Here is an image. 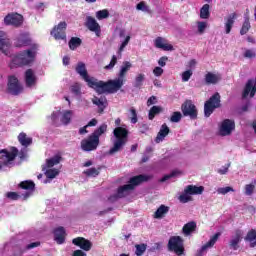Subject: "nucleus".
Segmentation results:
<instances>
[{
  "label": "nucleus",
  "instance_id": "nucleus-1",
  "mask_svg": "<svg viewBox=\"0 0 256 256\" xmlns=\"http://www.w3.org/2000/svg\"><path fill=\"white\" fill-rule=\"evenodd\" d=\"M131 67H133L131 62L124 61L118 73V78L108 80L107 82L102 81V94L108 93V95H113L117 93L125 85V77H127Z\"/></svg>",
  "mask_w": 256,
  "mask_h": 256
},
{
  "label": "nucleus",
  "instance_id": "nucleus-2",
  "mask_svg": "<svg viewBox=\"0 0 256 256\" xmlns=\"http://www.w3.org/2000/svg\"><path fill=\"white\" fill-rule=\"evenodd\" d=\"M37 49H39V45L33 44L31 49L24 50L13 56L9 64L10 69H17V67L31 65V63L35 61V57H37Z\"/></svg>",
  "mask_w": 256,
  "mask_h": 256
},
{
  "label": "nucleus",
  "instance_id": "nucleus-3",
  "mask_svg": "<svg viewBox=\"0 0 256 256\" xmlns=\"http://www.w3.org/2000/svg\"><path fill=\"white\" fill-rule=\"evenodd\" d=\"M75 71L87 83L88 87L94 89L98 95H103V80L97 81V79L90 77L84 62H78Z\"/></svg>",
  "mask_w": 256,
  "mask_h": 256
},
{
  "label": "nucleus",
  "instance_id": "nucleus-4",
  "mask_svg": "<svg viewBox=\"0 0 256 256\" xmlns=\"http://www.w3.org/2000/svg\"><path fill=\"white\" fill-rule=\"evenodd\" d=\"M113 135L116 140L113 143V147L108 151V155H115V153H118V151H121L127 145L129 130L125 127L118 126L113 130Z\"/></svg>",
  "mask_w": 256,
  "mask_h": 256
},
{
  "label": "nucleus",
  "instance_id": "nucleus-5",
  "mask_svg": "<svg viewBox=\"0 0 256 256\" xmlns=\"http://www.w3.org/2000/svg\"><path fill=\"white\" fill-rule=\"evenodd\" d=\"M149 181V176L145 174H140L137 176H133L128 181V184L118 187L116 194H118V197L120 199H123L124 197H127L129 195V191H133L137 185H141V183H145Z\"/></svg>",
  "mask_w": 256,
  "mask_h": 256
},
{
  "label": "nucleus",
  "instance_id": "nucleus-6",
  "mask_svg": "<svg viewBox=\"0 0 256 256\" xmlns=\"http://www.w3.org/2000/svg\"><path fill=\"white\" fill-rule=\"evenodd\" d=\"M19 155V149L12 147L11 151L7 149L0 150V167H15V159Z\"/></svg>",
  "mask_w": 256,
  "mask_h": 256
},
{
  "label": "nucleus",
  "instance_id": "nucleus-7",
  "mask_svg": "<svg viewBox=\"0 0 256 256\" xmlns=\"http://www.w3.org/2000/svg\"><path fill=\"white\" fill-rule=\"evenodd\" d=\"M168 251L181 256L185 254V240L181 236H171L167 244Z\"/></svg>",
  "mask_w": 256,
  "mask_h": 256
},
{
  "label": "nucleus",
  "instance_id": "nucleus-8",
  "mask_svg": "<svg viewBox=\"0 0 256 256\" xmlns=\"http://www.w3.org/2000/svg\"><path fill=\"white\" fill-rule=\"evenodd\" d=\"M221 108V94L215 92L205 103H204V115L205 117H211L215 109Z\"/></svg>",
  "mask_w": 256,
  "mask_h": 256
},
{
  "label": "nucleus",
  "instance_id": "nucleus-9",
  "mask_svg": "<svg viewBox=\"0 0 256 256\" xmlns=\"http://www.w3.org/2000/svg\"><path fill=\"white\" fill-rule=\"evenodd\" d=\"M7 92L10 95H21L23 93V86L19 83V79L16 76H9L7 83Z\"/></svg>",
  "mask_w": 256,
  "mask_h": 256
},
{
  "label": "nucleus",
  "instance_id": "nucleus-10",
  "mask_svg": "<svg viewBox=\"0 0 256 256\" xmlns=\"http://www.w3.org/2000/svg\"><path fill=\"white\" fill-rule=\"evenodd\" d=\"M67 22L62 21L59 22L58 25L54 26L51 30L50 34L56 41H65L67 39Z\"/></svg>",
  "mask_w": 256,
  "mask_h": 256
},
{
  "label": "nucleus",
  "instance_id": "nucleus-11",
  "mask_svg": "<svg viewBox=\"0 0 256 256\" xmlns=\"http://www.w3.org/2000/svg\"><path fill=\"white\" fill-rule=\"evenodd\" d=\"M181 111L184 117H190V119H193V120L197 119V115H198L197 106L193 104V101L186 100L181 106Z\"/></svg>",
  "mask_w": 256,
  "mask_h": 256
},
{
  "label": "nucleus",
  "instance_id": "nucleus-12",
  "mask_svg": "<svg viewBox=\"0 0 256 256\" xmlns=\"http://www.w3.org/2000/svg\"><path fill=\"white\" fill-rule=\"evenodd\" d=\"M100 140L94 138L91 134L83 139L80 143L82 151L91 152L97 151V147H99Z\"/></svg>",
  "mask_w": 256,
  "mask_h": 256
},
{
  "label": "nucleus",
  "instance_id": "nucleus-13",
  "mask_svg": "<svg viewBox=\"0 0 256 256\" xmlns=\"http://www.w3.org/2000/svg\"><path fill=\"white\" fill-rule=\"evenodd\" d=\"M233 131H235V120H223L220 126V135L222 137H227V135H230Z\"/></svg>",
  "mask_w": 256,
  "mask_h": 256
},
{
  "label": "nucleus",
  "instance_id": "nucleus-14",
  "mask_svg": "<svg viewBox=\"0 0 256 256\" xmlns=\"http://www.w3.org/2000/svg\"><path fill=\"white\" fill-rule=\"evenodd\" d=\"M5 25H12L13 27H21L23 25V15L21 14H8L4 18Z\"/></svg>",
  "mask_w": 256,
  "mask_h": 256
},
{
  "label": "nucleus",
  "instance_id": "nucleus-15",
  "mask_svg": "<svg viewBox=\"0 0 256 256\" xmlns=\"http://www.w3.org/2000/svg\"><path fill=\"white\" fill-rule=\"evenodd\" d=\"M255 97L256 93V80L249 79L244 87V90L242 92V99H247V97Z\"/></svg>",
  "mask_w": 256,
  "mask_h": 256
},
{
  "label": "nucleus",
  "instance_id": "nucleus-16",
  "mask_svg": "<svg viewBox=\"0 0 256 256\" xmlns=\"http://www.w3.org/2000/svg\"><path fill=\"white\" fill-rule=\"evenodd\" d=\"M85 26L87 27V29H89V31H92V33H95L97 37L101 35V26L99 25L97 20L93 18V16H88L86 18Z\"/></svg>",
  "mask_w": 256,
  "mask_h": 256
},
{
  "label": "nucleus",
  "instance_id": "nucleus-17",
  "mask_svg": "<svg viewBox=\"0 0 256 256\" xmlns=\"http://www.w3.org/2000/svg\"><path fill=\"white\" fill-rule=\"evenodd\" d=\"M24 81L25 85L28 88L35 87L37 85V76L35 75V71L29 68L24 73Z\"/></svg>",
  "mask_w": 256,
  "mask_h": 256
},
{
  "label": "nucleus",
  "instance_id": "nucleus-18",
  "mask_svg": "<svg viewBox=\"0 0 256 256\" xmlns=\"http://www.w3.org/2000/svg\"><path fill=\"white\" fill-rule=\"evenodd\" d=\"M72 243L73 245H76V247H80L83 251H91V248L93 247V243L83 237L74 238Z\"/></svg>",
  "mask_w": 256,
  "mask_h": 256
},
{
  "label": "nucleus",
  "instance_id": "nucleus-19",
  "mask_svg": "<svg viewBox=\"0 0 256 256\" xmlns=\"http://www.w3.org/2000/svg\"><path fill=\"white\" fill-rule=\"evenodd\" d=\"M18 187L20 189H24V191H28L24 194V199H29L31 197V193L35 191V182L32 180H26L19 183Z\"/></svg>",
  "mask_w": 256,
  "mask_h": 256
},
{
  "label": "nucleus",
  "instance_id": "nucleus-20",
  "mask_svg": "<svg viewBox=\"0 0 256 256\" xmlns=\"http://www.w3.org/2000/svg\"><path fill=\"white\" fill-rule=\"evenodd\" d=\"M11 47V40L7 38V34L3 31H0V51L4 55H9V48Z\"/></svg>",
  "mask_w": 256,
  "mask_h": 256
},
{
  "label": "nucleus",
  "instance_id": "nucleus-21",
  "mask_svg": "<svg viewBox=\"0 0 256 256\" xmlns=\"http://www.w3.org/2000/svg\"><path fill=\"white\" fill-rule=\"evenodd\" d=\"M54 234V241L58 245H63L65 243V237H67V232L65 231V228L63 226H59L53 230Z\"/></svg>",
  "mask_w": 256,
  "mask_h": 256
},
{
  "label": "nucleus",
  "instance_id": "nucleus-22",
  "mask_svg": "<svg viewBox=\"0 0 256 256\" xmlns=\"http://www.w3.org/2000/svg\"><path fill=\"white\" fill-rule=\"evenodd\" d=\"M242 237L243 231L241 229H236L235 235L232 236L231 240L229 241L230 249H233V251H237V249H239V243H241Z\"/></svg>",
  "mask_w": 256,
  "mask_h": 256
},
{
  "label": "nucleus",
  "instance_id": "nucleus-23",
  "mask_svg": "<svg viewBox=\"0 0 256 256\" xmlns=\"http://www.w3.org/2000/svg\"><path fill=\"white\" fill-rule=\"evenodd\" d=\"M15 47H29L31 45V38L29 37V34L22 33L20 34L14 43Z\"/></svg>",
  "mask_w": 256,
  "mask_h": 256
},
{
  "label": "nucleus",
  "instance_id": "nucleus-24",
  "mask_svg": "<svg viewBox=\"0 0 256 256\" xmlns=\"http://www.w3.org/2000/svg\"><path fill=\"white\" fill-rule=\"evenodd\" d=\"M235 19H237V13L235 12L231 13L230 15L224 18V27L226 35H229V33H231L233 25H235Z\"/></svg>",
  "mask_w": 256,
  "mask_h": 256
},
{
  "label": "nucleus",
  "instance_id": "nucleus-25",
  "mask_svg": "<svg viewBox=\"0 0 256 256\" xmlns=\"http://www.w3.org/2000/svg\"><path fill=\"white\" fill-rule=\"evenodd\" d=\"M171 133V129L167 126V123L161 125L160 130L155 138V143H161L165 141V137Z\"/></svg>",
  "mask_w": 256,
  "mask_h": 256
},
{
  "label": "nucleus",
  "instance_id": "nucleus-26",
  "mask_svg": "<svg viewBox=\"0 0 256 256\" xmlns=\"http://www.w3.org/2000/svg\"><path fill=\"white\" fill-rule=\"evenodd\" d=\"M154 45L157 49H162L163 51H173V45L167 44L163 37H157L154 41Z\"/></svg>",
  "mask_w": 256,
  "mask_h": 256
},
{
  "label": "nucleus",
  "instance_id": "nucleus-27",
  "mask_svg": "<svg viewBox=\"0 0 256 256\" xmlns=\"http://www.w3.org/2000/svg\"><path fill=\"white\" fill-rule=\"evenodd\" d=\"M204 81L206 85H217L221 81V74H214L213 72H208L204 76Z\"/></svg>",
  "mask_w": 256,
  "mask_h": 256
},
{
  "label": "nucleus",
  "instance_id": "nucleus-28",
  "mask_svg": "<svg viewBox=\"0 0 256 256\" xmlns=\"http://www.w3.org/2000/svg\"><path fill=\"white\" fill-rule=\"evenodd\" d=\"M204 191L205 187L203 186L188 185L184 193H186V195H202Z\"/></svg>",
  "mask_w": 256,
  "mask_h": 256
},
{
  "label": "nucleus",
  "instance_id": "nucleus-29",
  "mask_svg": "<svg viewBox=\"0 0 256 256\" xmlns=\"http://www.w3.org/2000/svg\"><path fill=\"white\" fill-rule=\"evenodd\" d=\"M92 103H93L94 105H97V107H98V113L101 115V114L103 113V111H105V107H107V106L105 105V103H107V98H105V97H101V98H99V97H94V98L92 99Z\"/></svg>",
  "mask_w": 256,
  "mask_h": 256
},
{
  "label": "nucleus",
  "instance_id": "nucleus-30",
  "mask_svg": "<svg viewBox=\"0 0 256 256\" xmlns=\"http://www.w3.org/2000/svg\"><path fill=\"white\" fill-rule=\"evenodd\" d=\"M244 241H246V243H250V247H256V230L251 229L250 231H248V233L244 237Z\"/></svg>",
  "mask_w": 256,
  "mask_h": 256
},
{
  "label": "nucleus",
  "instance_id": "nucleus-31",
  "mask_svg": "<svg viewBox=\"0 0 256 256\" xmlns=\"http://www.w3.org/2000/svg\"><path fill=\"white\" fill-rule=\"evenodd\" d=\"M18 141L22 147H29L33 143V138L27 137V134L22 132L18 135Z\"/></svg>",
  "mask_w": 256,
  "mask_h": 256
},
{
  "label": "nucleus",
  "instance_id": "nucleus-32",
  "mask_svg": "<svg viewBox=\"0 0 256 256\" xmlns=\"http://www.w3.org/2000/svg\"><path fill=\"white\" fill-rule=\"evenodd\" d=\"M197 229V223L195 221H191L186 223L182 228V233H184L186 236L191 235L193 231Z\"/></svg>",
  "mask_w": 256,
  "mask_h": 256
},
{
  "label": "nucleus",
  "instance_id": "nucleus-33",
  "mask_svg": "<svg viewBox=\"0 0 256 256\" xmlns=\"http://www.w3.org/2000/svg\"><path fill=\"white\" fill-rule=\"evenodd\" d=\"M108 126L106 123H103L100 125L94 132L91 134L94 138H96L98 141H100L101 135H105V132L107 131Z\"/></svg>",
  "mask_w": 256,
  "mask_h": 256
},
{
  "label": "nucleus",
  "instance_id": "nucleus-34",
  "mask_svg": "<svg viewBox=\"0 0 256 256\" xmlns=\"http://www.w3.org/2000/svg\"><path fill=\"white\" fill-rule=\"evenodd\" d=\"M169 213V206L160 205V207L156 210L154 217L155 219H162L165 215Z\"/></svg>",
  "mask_w": 256,
  "mask_h": 256
},
{
  "label": "nucleus",
  "instance_id": "nucleus-35",
  "mask_svg": "<svg viewBox=\"0 0 256 256\" xmlns=\"http://www.w3.org/2000/svg\"><path fill=\"white\" fill-rule=\"evenodd\" d=\"M62 160L63 157H61V155H55L52 158L46 160V167H55V165H59Z\"/></svg>",
  "mask_w": 256,
  "mask_h": 256
},
{
  "label": "nucleus",
  "instance_id": "nucleus-36",
  "mask_svg": "<svg viewBox=\"0 0 256 256\" xmlns=\"http://www.w3.org/2000/svg\"><path fill=\"white\" fill-rule=\"evenodd\" d=\"M159 113H163V108L161 106H152L148 113V119L153 121L155 116L159 115Z\"/></svg>",
  "mask_w": 256,
  "mask_h": 256
},
{
  "label": "nucleus",
  "instance_id": "nucleus-37",
  "mask_svg": "<svg viewBox=\"0 0 256 256\" xmlns=\"http://www.w3.org/2000/svg\"><path fill=\"white\" fill-rule=\"evenodd\" d=\"M81 43H83V40H81V38L79 37H72L68 43L69 48L71 49V51H75V49H77V47H81Z\"/></svg>",
  "mask_w": 256,
  "mask_h": 256
},
{
  "label": "nucleus",
  "instance_id": "nucleus-38",
  "mask_svg": "<svg viewBox=\"0 0 256 256\" xmlns=\"http://www.w3.org/2000/svg\"><path fill=\"white\" fill-rule=\"evenodd\" d=\"M209 4H204L200 9V19H209L211 17V12L209 11Z\"/></svg>",
  "mask_w": 256,
  "mask_h": 256
},
{
  "label": "nucleus",
  "instance_id": "nucleus-39",
  "mask_svg": "<svg viewBox=\"0 0 256 256\" xmlns=\"http://www.w3.org/2000/svg\"><path fill=\"white\" fill-rule=\"evenodd\" d=\"M71 117H73V111L66 110L61 117V123L63 125H69L71 123Z\"/></svg>",
  "mask_w": 256,
  "mask_h": 256
},
{
  "label": "nucleus",
  "instance_id": "nucleus-40",
  "mask_svg": "<svg viewBox=\"0 0 256 256\" xmlns=\"http://www.w3.org/2000/svg\"><path fill=\"white\" fill-rule=\"evenodd\" d=\"M144 81H145V74L143 73L138 74L134 80V87L136 89H141V87H143Z\"/></svg>",
  "mask_w": 256,
  "mask_h": 256
},
{
  "label": "nucleus",
  "instance_id": "nucleus-41",
  "mask_svg": "<svg viewBox=\"0 0 256 256\" xmlns=\"http://www.w3.org/2000/svg\"><path fill=\"white\" fill-rule=\"evenodd\" d=\"M249 29H251V22L249 21L248 18H246L240 29V35H247V33H249Z\"/></svg>",
  "mask_w": 256,
  "mask_h": 256
},
{
  "label": "nucleus",
  "instance_id": "nucleus-42",
  "mask_svg": "<svg viewBox=\"0 0 256 256\" xmlns=\"http://www.w3.org/2000/svg\"><path fill=\"white\" fill-rule=\"evenodd\" d=\"M181 174V172L177 170H173L170 174L164 175L161 179V183H165V181H169V179H173V177H177V175Z\"/></svg>",
  "mask_w": 256,
  "mask_h": 256
},
{
  "label": "nucleus",
  "instance_id": "nucleus-43",
  "mask_svg": "<svg viewBox=\"0 0 256 256\" xmlns=\"http://www.w3.org/2000/svg\"><path fill=\"white\" fill-rule=\"evenodd\" d=\"M109 17V10L103 9L96 12V18L101 21L102 19H107Z\"/></svg>",
  "mask_w": 256,
  "mask_h": 256
},
{
  "label": "nucleus",
  "instance_id": "nucleus-44",
  "mask_svg": "<svg viewBox=\"0 0 256 256\" xmlns=\"http://www.w3.org/2000/svg\"><path fill=\"white\" fill-rule=\"evenodd\" d=\"M255 193V184H246L244 187V194L251 197Z\"/></svg>",
  "mask_w": 256,
  "mask_h": 256
},
{
  "label": "nucleus",
  "instance_id": "nucleus-45",
  "mask_svg": "<svg viewBox=\"0 0 256 256\" xmlns=\"http://www.w3.org/2000/svg\"><path fill=\"white\" fill-rule=\"evenodd\" d=\"M183 115L181 114V112L176 111L173 112L171 117H170V122L171 123H179V121H181Z\"/></svg>",
  "mask_w": 256,
  "mask_h": 256
},
{
  "label": "nucleus",
  "instance_id": "nucleus-46",
  "mask_svg": "<svg viewBox=\"0 0 256 256\" xmlns=\"http://www.w3.org/2000/svg\"><path fill=\"white\" fill-rule=\"evenodd\" d=\"M145 251H147V244H137L136 245L135 255L141 256V255H143V253H145Z\"/></svg>",
  "mask_w": 256,
  "mask_h": 256
},
{
  "label": "nucleus",
  "instance_id": "nucleus-47",
  "mask_svg": "<svg viewBox=\"0 0 256 256\" xmlns=\"http://www.w3.org/2000/svg\"><path fill=\"white\" fill-rule=\"evenodd\" d=\"M230 191L232 193H234L235 189H233V187H231V186H226V187H222V188L217 189V193L219 195H227V193H230Z\"/></svg>",
  "mask_w": 256,
  "mask_h": 256
},
{
  "label": "nucleus",
  "instance_id": "nucleus-48",
  "mask_svg": "<svg viewBox=\"0 0 256 256\" xmlns=\"http://www.w3.org/2000/svg\"><path fill=\"white\" fill-rule=\"evenodd\" d=\"M45 175L47 179H55L59 175V171L57 169H48Z\"/></svg>",
  "mask_w": 256,
  "mask_h": 256
},
{
  "label": "nucleus",
  "instance_id": "nucleus-49",
  "mask_svg": "<svg viewBox=\"0 0 256 256\" xmlns=\"http://www.w3.org/2000/svg\"><path fill=\"white\" fill-rule=\"evenodd\" d=\"M221 235V232H217L216 234H214L210 240L206 243V245L208 247H213V245H215V243H217V240L219 239V236Z\"/></svg>",
  "mask_w": 256,
  "mask_h": 256
},
{
  "label": "nucleus",
  "instance_id": "nucleus-50",
  "mask_svg": "<svg viewBox=\"0 0 256 256\" xmlns=\"http://www.w3.org/2000/svg\"><path fill=\"white\" fill-rule=\"evenodd\" d=\"M85 175H87V177H97V175H99V170H97V168H89L86 171H84Z\"/></svg>",
  "mask_w": 256,
  "mask_h": 256
},
{
  "label": "nucleus",
  "instance_id": "nucleus-51",
  "mask_svg": "<svg viewBox=\"0 0 256 256\" xmlns=\"http://www.w3.org/2000/svg\"><path fill=\"white\" fill-rule=\"evenodd\" d=\"M193 76V71L192 70H186L182 73V81L183 83H187L189 79Z\"/></svg>",
  "mask_w": 256,
  "mask_h": 256
},
{
  "label": "nucleus",
  "instance_id": "nucleus-52",
  "mask_svg": "<svg viewBox=\"0 0 256 256\" xmlns=\"http://www.w3.org/2000/svg\"><path fill=\"white\" fill-rule=\"evenodd\" d=\"M198 33L203 34L207 29V22L199 21L197 22Z\"/></svg>",
  "mask_w": 256,
  "mask_h": 256
},
{
  "label": "nucleus",
  "instance_id": "nucleus-53",
  "mask_svg": "<svg viewBox=\"0 0 256 256\" xmlns=\"http://www.w3.org/2000/svg\"><path fill=\"white\" fill-rule=\"evenodd\" d=\"M137 11H149V6L145 3V1H141L136 5Z\"/></svg>",
  "mask_w": 256,
  "mask_h": 256
},
{
  "label": "nucleus",
  "instance_id": "nucleus-54",
  "mask_svg": "<svg viewBox=\"0 0 256 256\" xmlns=\"http://www.w3.org/2000/svg\"><path fill=\"white\" fill-rule=\"evenodd\" d=\"M129 41H131V36H126L125 40L122 42V44L119 47V50H118L119 55H121V53H123L125 46L129 45Z\"/></svg>",
  "mask_w": 256,
  "mask_h": 256
},
{
  "label": "nucleus",
  "instance_id": "nucleus-55",
  "mask_svg": "<svg viewBox=\"0 0 256 256\" xmlns=\"http://www.w3.org/2000/svg\"><path fill=\"white\" fill-rule=\"evenodd\" d=\"M179 201L180 203H189V201H193V198L185 193L179 196Z\"/></svg>",
  "mask_w": 256,
  "mask_h": 256
},
{
  "label": "nucleus",
  "instance_id": "nucleus-56",
  "mask_svg": "<svg viewBox=\"0 0 256 256\" xmlns=\"http://www.w3.org/2000/svg\"><path fill=\"white\" fill-rule=\"evenodd\" d=\"M7 199H10L11 201H18V199L21 197L17 192H8L6 193Z\"/></svg>",
  "mask_w": 256,
  "mask_h": 256
},
{
  "label": "nucleus",
  "instance_id": "nucleus-57",
  "mask_svg": "<svg viewBox=\"0 0 256 256\" xmlns=\"http://www.w3.org/2000/svg\"><path fill=\"white\" fill-rule=\"evenodd\" d=\"M70 91L74 95H81V86L76 83L70 87Z\"/></svg>",
  "mask_w": 256,
  "mask_h": 256
},
{
  "label": "nucleus",
  "instance_id": "nucleus-58",
  "mask_svg": "<svg viewBox=\"0 0 256 256\" xmlns=\"http://www.w3.org/2000/svg\"><path fill=\"white\" fill-rule=\"evenodd\" d=\"M117 65V56L113 55L110 63L104 67L106 70H111Z\"/></svg>",
  "mask_w": 256,
  "mask_h": 256
},
{
  "label": "nucleus",
  "instance_id": "nucleus-59",
  "mask_svg": "<svg viewBox=\"0 0 256 256\" xmlns=\"http://www.w3.org/2000/svg\"><path fill=\"white\" fill-rule=\"evenodd\" d=\"M245 59H254L256 57L255 50L247 49L244 52Z\"/></svg>",
  "mask_w": 256,
  "mask_h": 256
},
{
  "label": "nucleus",
  "instance_id": "nucleus-60",
  "mask_svg": "<svg viewBox=\"0 0 256 256\" xmlns=\"http://www.w3.org/2000/svg\"><path fill=\"white\" fill-rule=\"evenodd\" d=\"M130 113L132 115V117L130 118L131 123H133V124L137 123V121H138V119H137V110H135V108H131Z\"/></svg>",
  "mask_w": 256,
  "mask_h": 256
},
{
  "label": "nucleus",
  "instance_id": "nucleus-61",
  "mask_svg": "<svg viewBox=\"0 0 256 256\" xmlns=\"http://www.w3.org/2000/svg\"><path fill=\"white\" fill-rule=\"evenodd\" d=\"M167 61H169V58L167 56H162L159 60H158V65L160 67H165V65H167Z\"/></svg>",
  "mask_w": 256,
  "mask_h": 256
},
{
  "label": "nucleus",
  "instance_id": "nucleus-62",
  "mask_svg": "<svg viewBox=\"0 0 256 256\" xmlns=\"http://www.w3.org/2000/svg\"><path fill=\"white\" fill-rule=\"evenodd\" d=\"M153 73L155 77H161V75H163V68L157 66L153 69Z\"/></svg>",
  "mask_w": 256,
  "mask_h": 256
},
{
  "label": "nucleus",
  "instance_id": "nucleus-63",
  "mask_svg": "<svg viewBox=\"0 0 256 256\" xmlns=\"http://www.w3.org/2000/svg\"><path fill=\"white\" fill-rule=\"evenodd\" d=\"M207 249H209L208 245L205 244L203 245L197 252L195 256H203V253H205V251H207Z\"/></svg>",
  "mask_w": 256,
  "mask_h": 256
},
{
  "label": "nucleus",
  "instance_id": "nucleus-64",
  "mask_svg": "<svg viewBox=\"0 0 256 256\" xmlns=\"http://www.w3.org/2000/svg\"><path fill=\"white\" fill-rule=\"evenodd\" d=\"M157 103V97L156 96H151L148 100H147V106L151 107V105H155Z\"/></svg>",
  "mask_w": 256,
  "mask_h": 256
}]
</instances>
